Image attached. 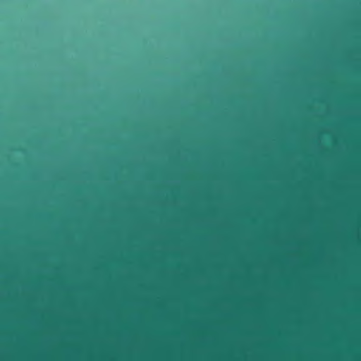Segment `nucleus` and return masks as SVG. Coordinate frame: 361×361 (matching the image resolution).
Instances as JSON below:
<instances>
[{"label": "nucleus", "mask_w": 361, "mask_h": 361, "mask_svg": "<svg viewBox=\"0 0 361 361\" xmlns=\"http://www.w3.org/2000/svg\"><path fill=\"white\" fill-rule=\"evenodd\" d=\"M63 3H66V1H63Z\"/></svg>", "instance_id": "f257e3e1"}, {"label": "nucleus", "mask_w": 361, "mask_h": 361, "mask_svg": "<svg viewBox=\"0 0 361 361\" xmlns=\"http://www.w3.org/2000/svg\"><path fill=\"white\" fill-rule=\"evenodd\" d=\"M115 2H116V3H118V1H116Z\"/></svg>", "instance_id": "f03ea898"}]
</instances>
